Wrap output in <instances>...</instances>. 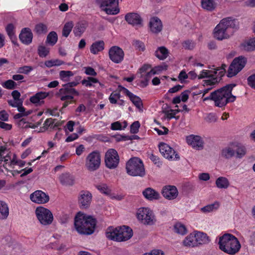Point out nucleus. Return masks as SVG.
<instances>
[{"label":"nucleus","mask_w":255,"mask_h":255,"mask_svg":"<svg viewBox=\"0 0 255 255\" xmlns=\"http://www.w3.org/2000/svg\"><path fill=\"white\" fill-rule=\"evenodd\" d=\"M97 221L92 216L82 212L76 214L74 218V228L81 235L92 234L95 230Z\"/></svg>","instance_id":"f257e3e1"},{"label":"nucleus","mask_w":255,"mask_h":255,"mask_svg":"<svg viewBox=\"0 0 255 255\" xmlns=\"http://www.w3.org/2000/svg\"><path fill=\"white\" fill-rule=\"evenodd\" d=\"M235 28V22L231 17L224 18L214 28V37L219 40L228 39L233 34Z\"/></svg>","instance_id":"f03ea898"},{"label":"nucleus","mask_w":255,"mask_h":255,"mask_svg":"<svg viewBox=\"0 0 255 255\" xmlns=\"http://www.w3.org/2000/svg\"><path fill=\"white\" fill-rule=\"evenodd\" d=\"M235 84H229L214 91L215 106L222 108L235 101L236 97L232 94Z\"/></svg>","instance_id":"7ed1b4c3"},{"label":"nucleus","mask_w":255,"mask_h":255,"mask_svg":"<svg viewBox=\"0 0 255 255\" xmlns=\"http://www.w3.org/2000/svg\"><path fill=\"white\" fill-rule=\"evenodd\" d=\"M219 248L221 250L229 255H235L238 253L241 245L238 239L230 234H226L219 238Z\"/></svg>","instance_id":"20e7f679"},{"label":"nucleus","mask_w":255,"mask_h":255,"mask_svg":"<svg viewBox=\"0 0 255 255\" xmlns=\"http://www.w3.org/2000/svg\"><path fill=\"white\" fill-rule=\"evenodd\" d=\"M0 161L3 162V167L6 169L8 168H14L15 165L23 167L25 162L18 159L16 154L6 150L5 148H0Z\"/></svg>","instance_id":"39448f33"},{"label":"nucleus","mask_w":255,"mask_h":255,"mask_svg":"<svg viewBox=\"0 0 255 255\" xmlns=\"http://www.w3.org/2000/svg\"><path fill=\"white\" fill-rule=\"evenodd\" d=\"M127 174L132 176H142L143 173V164L141 159L138 157L130 158L126 163Z\"/></svg>","instance_id":"423d86ee"},{"label":"nucleus","mask_w":255,"mask_h":255,"mask_svg":"<svg viewBox=\"0 0 255 255\" xmlns=\"http://www.w3.org/2000/svg\"><path fill=\"white\" fill-rule=\"evenodd\" d=\"M122 0H96L101 10L109 15H116L120 12L119 4Z\"/></svg>","instance_id":"0eeeda50"},{"label":"nucleus","mask_w":255,"mask_h":255,"mask_svg":"<svg viewBox=\"0 0 255 255\" xmlns=\"http://www.w3.org/2000/svg\"><path fill=\"white\" fill-rule=\"evenodd\" d=\"M35 214L39 223L43 226L50 225L53 221L54 217L52 212L43 206L37 207L35 209Z\"/></svg>","instance_id":"6e6552de"},{"label":"nucleus","mask_w":255,"mask_h":255,"mask_svg":"<svg viewBox=\"0 0 255 255\" xmlns=\"http://www.w3.org/2000/svg\"><path fill=\"white\" fill-rule=\"evenodd\" d=\"M101 163V156L99 152L92 151L87 156L85 159V166L86 169L90 172L98 169Z\"/></svg>","instance_id":"1a4fd4ad"},{"label":"nucleus","mask_w":255,"mask_h":255,"mask_svg":"<svg viewBox=\"0 0 255 255\" xmlns=\"http://www.w3.org/2000/svg\"><path fill=\"white\" fill-rule=\"evenodd\" d=\"M120 157L118 152L111 148L107 150L105 155V163L106 167L109 169H115L119 165Z\"/></svg>","instance_id":"9d476101"},{"label":"nucleus","mask_w":255,"mask_h":255,"mask_svg":"<svg viewBox=\"0 0 255 255\" xmlns=\"http://www.w3.org/2000/svg\"><path fill=\"white\" fill-rule=\"evenodd\" d=\"M246 62V58L244 57L239 56L235 58L229 68L228 76L232 77L237 75L245 67Z\"/></svg>","instance_id":"9b49d317"},{"label":"nucleus","mask_w":255,"mask_h":255,"mask_svg":"<svg viewBox=\"0 0 255 255\" xmlns=\"http://www.w3.org/2000/svg\"><path fill=\"white\" fill-rule=\"evenodd\" d=\"M159 149L161 154L166 158L171 160H177L180 159L179 155L167 144L160 143Z\"/></svg>","instance_id":"f8f14e48"},{"label":"nucleus","mask_w":255,"mask_h":255,"mask_svg":"<svg viewBox=\"0 0 255 255\" xmlns=\"http://www.w3.org/2000/svg\"><path fill=\"white\" fill-rule=\"evenodd\" d=\"M79 93L73 88H68L64 87L59 90V96L61 100L65 101L63 107H66L69 103L68 101H71L74 95H78Z\"/></svg>","instance_id":"ddd939ff"},{"label":"nucleus","mask_w":255,"mask_h":255,"mask_svg":"<svg viewBox=\"0 0 255 255\" xmlns=\"http://www.w3.org/2000/svg\"><path fill=\"white\" fill-rule=\"evenodd\" d=\"M109 55L110 59L115 63L122 62L125 56L123 50L117 46H114L110 49Z\"/></svg>","instance_id":"4468645a"},{"label":"nucleus","mask_w":255,"mask_h":255,"mask_svg":"<svg viewBox=\"0 0 255 255\" xmlns=\"http://www.w3.org/2000/svg\"><path fill=\"white\" fill-rule=\"evenodd\" d=\"M226 65L225 64H223L221 67H217L214 69V71H213L214 75L213 78L209 80H204V84L207 86H212L217 83L219 79L224 75L226 71Z\"/></svg>","instance_id":"2eb2a0df"},{"label":"nucleus","mask_w":255,"mask_h":255,"mask_svg":"<svg viewBox=\"0 0 255 255\" xmlns=\"http://www.w3.org/2000/svg\"><path fill=\"white\" fill-rule=\"evenodd\" d=\"M30 199L33 203L44 204L49 201V196L41 190H36L30 194Z\"/></svg>","instance_id":"dca6fc26"},{"label":"nucleus","mask_w":255,"mask_h":255,"mask_svg":"<svg viewBox=\"0 0 255 255\" xmlns=\"http://www.w3.org/2000/svg\"><path fill=\"white\" fill-rule=\"evenodd\" d=\"M118 242H124L129 240L133 235L132 229L128 226L118 227Z\"/></svg>","instance_id":"f3484780"},{"label":"nucleus","mask_w":255,"mask_h":255,"mask_svg":"<svg viewBox=\"0 0 255 255\" xmlns=\"http://www.w3.org/2000/svg\"><path fill=\"white\" fill-rule=\"evenodd\" d=\"M161 193L165 199L171 200L177 198L178 191L175 186L167 185L163 187Z\"/></svg>","instance_id":"a211bd4d"},{"label":"nucleus","mask_w":255,"mask_h":255,"mask_svg":"<svg viewBox=\"0 0 255 255\" xmlns=\"http://www.w3.org/2000/svg\"><path fill=\"white\" fill-rule=\"evenodd\" d=\"M148 26L150 32L154 34L159 33L163 28L161 20L156 16L152 17L150 19Z\"/></svg>","instance_id":"6ab92c4d"},{"label":"nucleus","mask_w":255,"mask_h":255,"mask_svg":"<svg viewBox=\"0 0 255 255\" xmlns=\"http://www.w3.org/2000/svg\"><path fill=\"white\" fill-rule=\"evenodd\" d=\"M92 199V194L88 191H81L78 197V201L83 208H88L91 204Z\"/></svg>","instance_id":"aec40b11"},{"label":"nucleus","mask_w":255,"mask_h":255,"mask_svg":"<svg viewBox=\"0 0 255 255\" xmlns=\"http://www.w3.org/2000/svg\"><path fill=\"white\" fill-rule=\"evenodd\" d=\"M125 20L133 26L137 27L141 26L142 18L137 13H128L125 15Z\"/></svg>","instance_id":"412c9836"},{"label":"nucleus","mask_w":255,"mask_h":255,"mask_svg":"<svg viewBox=\"0 0 255 255\" xmlns=\"http://www.w3.org/2000/svg\"><path fill=\"white\" fill-rule=\"evenodd\" d=\"M186 141L194 148L199 150L203 148L204 142L200 136L190 135L186 137Z\"/></svg>","instance_id":"4be33fe9"},{"label":"nucleus","mask_w":255,"mask_h":255,"mask_svg":"<svg viewBox=\"0 0 255 255\" xmlns=\"http://www.w3.org/2000/svg\"><path fill=\"white\" fill-rule=\"evenodd\" d=\"M49 95V93L39 92L30 98V101L36 106H39L44 103V100Z\"/></svg>","instance_id":"5701e85b"},{"label":"nucleus","mask_w":255,"mask_h":255,"mask_svg":"<svg viewBox=\"0 0 255 255\" xmlns=\"http://www.w3.org/2000/svg\"><path fill=\"white\" fill-rule=\"evenodd\" d=\"M119 88L120 91H122L123 93L125 94L138 109L140 110L141 109L142 103V101L139 97L133 95L125 87L120 86Z\"/></svg>","instance_id":"b1692460"},{"label":"nucleus","mask_w":255,"mask_h":255,"mask_svg":"<svg viewBox=\"0 0 255 255\" xmlns=\"http://www.w3.org/2000/svg\"><path fill=\"white\" fill-rule=\"evenodd\" d=\"M33 34L29 28H24L22 29L19 34V39L21 41L25 44H29L32 42Z\"/></svg>","instance_id":"393cba45"},{"label":"nucleus","mask_w":255,"mask_h":255,"mask_svg":"<svg viewBox=\"0 0 255 255\" xmlns=\"http://www.w3.org/2000/svg\"><path fill=\"white\" fill-rule=\"evenodd\" d=\"M144 225L152 226L155 224L156 219L153 211L148 208H144Z\"/></svg>","instance_id":"a878e982"},{"label":"nucleus","mask_w":255,"mask_h":255,"mask_svg":"<svg viewBox=\"0 0 255 255\" xmlns=\"http://www.w3.org/2000/svg\"><path fill=\"white\" fill-rule=\"evenodd\" d=\"M235 152L234 151L233 143H231L227 146L223 148L221 152V156L222 157L229 159L235 156Z\"/></svg>","instance_id":"bb28decb"},{"label":"nucleus","mask_w":255,"mask_h":255,"mask_svg":"<svg viewBox=\"0 0 255 255\" xmlns=\"http://www.w3.org/2000/svg\"><path fill=\"white\" fill-rule=\"evenodd\" d=\"M233 145L236 158H242L245 156L247 153V148L244 145L237 142L233 143Z\"/></svg>","instance_id":"cd10ccee"},{"label":"nucleus","mask_w":255,"mask_h":255,"mask_svg":"<svg viewBox=\"0 0 255 255\" xmlns=\"http://www.w3.org/2000/svg\"><path fill=\"white\" fill-rule=\"evenodd\" d=\"M60 183L66 186H71L74 184V179L73 176L68 173L62 174L59 177Z\"/></svg>","instance_id":"c85d7f7f"},{"label":"nucleus","mask_w":255,"mask_h":255,"mask_svg":"<svg viewBox=\"0 0 255 255\" xmlns=\"http://www.w3.org/2000/svg\"><path fill=\"white\" fill-rule=\"evenodd\" d=\"M241 48L245 51H251L255 50V37L244 41L241 44Z\"/></svg>","instance_id":"c756f323"},{"label":"nucleus","mask_w":255,"mask_h":255,"mask_svg":"<svg viewBox=\"0 0 255 255\" xmlns=\"http://www.w3.org/2000/svg\"><path fill=\"white\" fill-rule=\"evenodd\" d=\"M144 197L150 201L158 200L160 198L159 193L151 188H147L144 190Z\"/></svg>","instance_id":"7c9ffc66"},{"label":"nucleus","mask_w":255,"mask_h":255,"mask_svg":"<svg viewBox=\"0 0 255 255\" xmlns=\"http://www.w3.org/2000/svg\"><path fill=\"white\" fill-rule=\"evenodd\" d=\"M118 227L116 228L110 227L106 230V236L109 240L118 242Z\"/></svg>","instance_id":"2f4dec72"},{"label":"nucleus","mask_w":255,"mask_h":255,"mask_svg":"<svg viewBox=\"0 0 255 255\" xmlns=\"http://www.w3.org/2000/svg\"><path fill=\"white\" fill-rule=\"evenodd\" d=\"M105 43L103 41L93 43L90 48V52L93 54H97L104 49Z\"/></svg>","instance_id":"473e14b6"},{"label":"nucleus","mask_w":255,"mask_h":255,"mask_svg":"<svg viewBox=\"0 0 255 255\" xmlns=\"http://www.w3.org/2000/svg\"><path fill=\"white\" fill-rule=\"evenodd\" d=\"M9 215V208L7 204L0 201V220L6 219Z\"/></svg>","instance_id":"72a5a7b5"},{"label":"nucleus","mask_w":255,"mask_h":255,"mask_svg":"<svg viewBox=\"0 0 255 255\" xmlns=\"http://www.w3.org/2000/svg\"><path fill=\"white\" fill-rule=\"evenodd\" d=\"M168 50L164 46L158 47L155 52V56L160 60H164L168 56Z\"/></svg>","instance_id":"f704fd0d"},{"label":"nucleus","mask_w":255,"mask_h":255,"mask_svg":"<svg viewBox=\"0 0 255 255\" xmlns=\"http://www.w3.org/2000/svg\"><path fill=\"white\" fill-rule=\"evenodd\" d=\"M183 244L186 247H194L197 246V243L196 241V237L195 234H190L183 241Z\"/></svg>","instance_id":"c9c22d12"},{"label":"nucleus","mask_w":255,"mask_h":255,"mask_svg":"<svg viewBox=\"0 0 255 255\" xmlns=\"http://www.w3.org/2000/svg\"><path fill=\"white\" fill-rule=\"evenodd\" d=\"M216 185L218 188L227 189L230 185L228 179L225 177H219L216 179Z\"/></svg>","instance_id":"e433bc0d"},{"label":"nucleus","mask_w":255,"mask_h":255,"mask_svg":"<svg viewBox=\"0 0 255 255\" xmlns=\"http://www.w3.org/2000/svg\"><path fill=\"white\" fill-rule=\"evenodd\" d=\"M74 75V73L71 71H60L59 72V78L65 82H68L71 78Z\"/></svg>","instance_id":"4c0bfd02"},{"label":"nucleus","mask_w":255,"mask_h":255,"mask_svg":"<svg viewBox=\"0 0 255 255\" xmlns=\"http://www.w3.org/2000/svg\"><path fill=\"white\" fill-rule=\"evenodd\" d=\"M196 241L197 246L201 244L207 243L209 242L208 237L207 235L202 232H197L195 234Z\"/></svg>","instance_id":"58836bf2"},{"label":"nucleus","mask_w":255,"mask_h":255,"mask_svg":"<svg viewBox=\"0 0 255 255\" xmlns=\"http://www.w3.org/2000/svg\"><path fill=\"white\" fill-rule=\"evenodd\" d=\"M189 91H185L181 93L180 96L173 98L172 103L174 104H179L181 101L185 102L189 98Z\"/></svg>","instance_id":"ea45409f"},{"label":"nucleus","mask_w":255,"mask_h":255,"mask_svg":"<svg viewBox=\"0 0 255 255\" xmlns=\"http://www.w3.org/2000/svg\"><path fill=\"white\" fill-rule=\"evenodd\" d=\"M86 27V24L85 23L81 22L78 23L74 27L73 32L76 36H80L84 32Z\"/></svg>","instance_id":"a19ab883"},{"label":"nucleus","mask_w":255,"mask_h":255,"mask_svg":"<svg viewBox=\"0 0 255 255\" xmlns=\"http://www.w3.org/2000/svg\"><path fill=\"white\" fill-rule=\"evenodd\" d=\"M202 7L207 10L212 11L215 8V3L213 0H201Z\"/></svg>","instance_id":"79ce46f5"},{"label":"nucleus","mask_w":255,"mask_h":255,"mask_svg":"<svg viewBox=\"0 0 255 255\" xmlns=\"http://www.w3.org/2000/svg\"><path fill=\"white\" fill-rule=\"evenodd\" d=\"M58 40L57 33L55 31L50 32L47 35L46 42L50 45L53 46Z\"/></svg>","instance_id":"37998d69"},{"label":"nucleus","mask_w":255,"mask_h":255,"mask_svg":"<svg viewBox=\"0 0 255 255\" xmlns=\"http://www.w3.org/2000/svg\"><path fill=\"white\" fill-rule=\"evenodd\" d=\"M34 30L38 34H45L48 31V27L43 23H38L35 25Z\"/></svg>","instance_id":"c03bdc74"},{"label":"nucleus","mask_w":255,"mask_h":255,"mask_svg":"<svg viewBox=\"0 0 255 255\" xmlns=\"http://www.w3.org/2000/svg\"><path fill=\"white\" fill-rule=\"evenodd\" d=\"M96 188L106 196H108L111 189L105 183H100L96 186Z\"/></svg>","instance_id":"a18cd8bd"},{"label":"nucleus","mask_w":255,"mask_h":255,"mask_svg":"<svg viewBox=\"0 0 255 255\" xmlns=\"http://www.w3.org/2000/svg\"><path fill=\"white\" fill-rule=\"evenodd\" d=\"M174 231L181 235H185L187 232V230L184 225L177 223L174 226Z\"/></svg>","instance_id":"49530a36"},{"label":"nucleus","mask_w":255,"mask_h":255,"mask_svg":"<svg viewBox=\"0 0 255 255\" xmlns=\"http://www.w3.org/2000/svg\"><path fill=\"white\" fill-rule=\"evenodd\" d=\"M5 30L6 33L10 39H14L15 32V26L13 23H9L5 27Z\"/></svg>","instance_id":"de8ad7c7"},{"label":"nucleus","mask_w":255,"mask_h":255,"mask_svg":"<svg viewBox=\"0 0 255 255\" xmlns=\"http://www.w3.org/2000/svg\"><path fill=\"white\" fill-rule=\"evenodd\" d=\"M74 24L72 21H69L66 23L63 27L62 30V35L63 36L67 37L71 32Z\"/></svg>","instance_id":"09e8293b"},{"label":"nucleus","mask_w":255,"mask_h":255,"mask_svg":"<svg viewBox=\"0 0 255 255\" xmlns=\"http://www.w3.org/2000/svg\"><path fill=\"white\" fill-rule=\"evenodd\" d=\"M44 64L46 67L50 68L53 66H59L62 65L64 64V62L61 60L56 59L46 61Z\"/></svg>","instance_id":"8fccbe9b"},{"label":"nucleus","mask_w":255,"mask_h":255,"mask_svg":"<svg viewBox=\"0 0 255 255\" xmlns=\"http://www.w3.org/2000/svg\"><path fill=\"white\" fill-rule=\"evenodd\" d=\"M99 83L101 86H103V84H102L101 83L99 82V81L98 80V79H97L96 78H95L91 77H88L87 78V79H84V80H82V83L83 85H84L86 87H91L93 86V83Z\"/></svg>","instance_id":"3c124183"},{"label":"nucleus","mask_w":255,"mask_h":255,"mask_svg":"<svg viewBox=\"0 0 255 255\" xmlns=\"http://www.w3.org/2000/svg\"><path fill=\"white\" fill-rule=\"evenodd\" d=\"M219 206L218 203H214L213 204L208 205L201 208V211L203 213H209L213 211L216 210Z\"/></svg>","instance_id":"603ef678"},{"label":"nucleus","mask_w":255,"mask_h":255,"mask_svg":"<svg viewBox=\"0 0 255 255\" xmlns=\"http://www.w3.org/2000/svg\"><path fill=\"white\" fill-rule=\"evenodd\" d=\"M213 76L214 75L212 71L203 70L200 72L199 75H198V78L200 79L206 78L208 79V80H209L212 78Z\"/></svg>","instance_id":"864d4df0"},{"label":"nucleus","mask_w":255,"mask_h":255,"mask_svg":"<svg viewBox=\"0 0 255 255\" xmlns=\"http://www.w3.org/2000/svg\"><path fill=\"white\" fill-rule=\"evenodd\" d=\"M33 70L32 67L30 66H23L17 68V72L19 74H28Z\"/></svg>","instance_id":"5fc2aeb1"},{"label":"nucleus","mask_w":255,"mask_h":255,"mask_svg":"<svg viewBox=\"0 0 255 255\" xmlns=\"http://www.w3.org/2000/svg\"><path fill=\"white\" fill-rule=\"evenodd\" d=\"M45 114L52 116H59V111L57 107L47 108L44 111Z\"/></svg>","instance_id":"6e6d98bb"},{"label":"nucleus","mask_w":255,"mask_h":255,"mask_svg":"<svg viewBox=\"0 0 255 255\" xmlns=\"http://www.w3.org/2000/svg\"><path fill=\"white\" fill-rule=\"evenodd\" d=\"M120 97L121 95L120 92L114 91L111 93L109 99L111 103L116 104L118 102V100L120 99Z\"/></svg>","instance_id":"4d7b16f0"},{"label":"nucleus","mask_w":255,"mask_h":255,"mask_svg":"<svg viewBox=\"0 0 255 255\" xmlns=\"http://www.w3.org/2000/svg\"><path fill=\"white\" fill-rule=\"evenodd\" d=\"M111 199L120 201L124 199V195L116 192H113L111 190L110 194L108 196Z\"/></svg>","instance_id":"13d9d810"},{"label":"nucleus","mask_w":255,"mask_h":255,"mask_svg":"<svg viewBox=\"0 0 255 255\" xmlns=\"http://www.w3.org/2000/svg\"><path fill=\"white\" fill-rule=\"evenodd\" d=\"M16 85V83L12 80H8L1 83L2 86L7 89H14Z\"/></svg>","instance_id":"bf43d9fd"},{"label":"nucleus","mask_w":255,"mask_h":255,"mask_svg":"<svg viewBox=\"0 0 255 255\" xmlns=\"http://www.w3.org/2000/svg\"><path fill=\"white\" fill-rule=\"evenodd\" d=\"M38 54L40 57H46L49 52V48L44 46H39L38 49Z\"/></svg>","instance_id":"052dcab7"},{"label":"nucleus","mask_w":255,"mask_h":255,"mask_svg":"<svg viewBox=\"0 0 255 255\" xmlns=\"http://www.w3.org/2000/svg\"><path fill=\"white\" fill-rule=\"evenodd\" d=\"M217 117L214 113H210L205 117V120L208 123H214L217 121Z\"/></svg>","instance_id":"680f3d73"},{"label":"nucleus","mask_w":255,"mask_h":255,"mask_svg":"<svg viewBox=\"0 0 255 255\" xmlns=\"http://www.w3.org/2000/svg\"><path fill=\"white\" fill-rule=\"evenodd\" d=\"M164 69L161 66H158L156 67L154 69H152L150 70V71L147 73L146 74V78L152 76L155 74H158V72L161 71Z\"/></svg>","instance_id":"e2e57ef3"},{"label":"nucleus","mask_w":255,"mask_h":255,"mask_svg":"<svg viewBox=\"0 0 255 255\" xmlns=\"http://www.w3.org/2000/svg\"><path fill=\"white\" fill-rule=\"evenodd\" d=\"M182 45L185 49L191 50L194 48L195 43L192 40H186L183 43Z\"/></svg>","instance_id":"0e129e2a"},{"label":"nucleus","mask_w":255,"mask_h":255,"mask_svg":"<svg viewBox=\"0 0 255 255\" xmlns=\"http://www.w3.org/2000/svg\"><path fill=\"white\" fill-rule=\"evenodd\" d=\"M19 126L22 128H34L36 126L32 124L26 123L24 120H21L19 122Z\"/></svg>","instance_id":"69168bd1"},{"label":"nucleus","mask_w":255,"mask_h":255,"mask_svg":"<svg viewBox=\"0 0 255 255\" xmlns=\"http://www.w3.org/2000/svg\"><path fill=\"white\" fill-rule=\"evenodd\" d=\"M140 127V124L138 121L134 122L130 126V132L132 133H136L138 131Z\"/></svg>","instance_id":"338daca9"},{"label":"nucleus","mask_w":255,"mask_h":255,"mask_svg":"<svg viewBox=\"0 0 255 255\" xmlns=\"http://www.w3.org/2000/svg\"><path fill=\"white\" fill-rule=\"evenodd\" d=\"M248 85L255 89V74L250 76L248 78Z\"/></svg>","instance_id":"774afa93"}]
</instances>
